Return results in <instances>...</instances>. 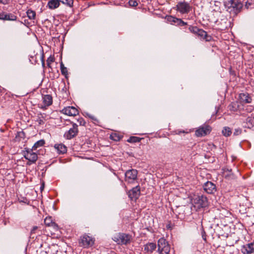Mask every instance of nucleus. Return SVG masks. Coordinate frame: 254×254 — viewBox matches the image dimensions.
Segmentation results:
<instances>
[{
  "label": "nucleus",
  "instance_id": "nucleus-4",
  "mask_svg": "<svg viewBox=\"0 0 254 254\" xmlns=\"http://www.w3.org/2000/svg\"><path fill=\"white\" fill-rule=\"evenodd\" d=\"M78 243L80 247L84 248H88L93 245L94 240L92 237L85 234L80 237Z\"/></svg>",
  "mask_w": 254,
  "mask_h": 254
},
{
  "label": "nucleus",
  "instance_id": "nucleus-49",
  "mask_svg": "<svg viewBox=\"0 0 254 254\" xmlns=\"http://www.w3.org/2000/svg\"><path fill=\"white\" fill-rule=\"evenodd\" d=\"M44 183L43 182L42 186L40 187V189L41 190H42L44 189Z\"/></svg>",
  "mask_w": 254,
  "mask_h": 254
},
{
  "label": "nucleus",
  "instance_id": "nucleus-7",
  "mask_svg": "<svg viewBox=\"0 0 254 254\" xmlns=\"http://www.w3.org/2000/svg\"><path fill=\"white\" fill-rule=\"evenodd\" d=\"M177 10L182 14H187L191 10V6L186 2H179L177 5Z\"/></svg>",
  "mask_w": 254,
  "mask_h": 254
},
{
  "label": "nucleus",
  "instance_id": "nucleus-24",
  "mask_svg": "<svg viewBox=\"0 0 254 254\" xmlns=\"http://www.w3.org/2000/svg\"><path fill=\"white\" fill-rule=\"evenodd\" d=\"M45 143V141L44 139H41L38 141H37L33 146L32 147V149L30 151H36L37 149L40 147L43 146Z\"/></svg>",
  "mask_w": 254,
  "mask_h": 254
},
{
  "label": "nucleus",
  "instance_id": "nucleus-23",
  "mask_svg": "<svg viewBox=\"0 0 254 254\" xmlns=\"http://www.w3.org/2000/svg\"><path fill=\"white\" fill-rule=\"evenodd\" d=\"M197 36L206 41H209L210 39V37L208 36L207 33L201 29H200Z\"/></svg>",
  "mask_w": 254,
  "mask_h": 254
},
{
  "label": "nucleus",
  "instance_id": "nucleus-18",
  "mask_svg": "<svg viewBox=\"0 0 254 254\" xmlns=\"http://www.w3.org/2000/svg\"><path fill=\"white\" fill-rule=\"evenodd\" d=\"M44 223L46 226L52 227L55 230L57 231L58 230V225L53 221L51 217H46L44 220Z\"/></svg>",
  "mask_w": 254,
  "mask_h": 254
},
{
  "label": "nucleus",
  "instance_id": "nucleus-8",
  "mask_svg": "<svg viewBox=\"0 0 254 254\" xmlns=\"http://www.w3.org/2000/svg\"><path fill=\"white\" fill-rule=\"evenodd\" d=\"M78 126L76 124L72 125V127L70 128L68 131L65 133L64 136L67 139H70L74 137L78 132Z\"/></svg>",
  "mask_w": 254,
  "mask_h": 254
},
{
  "label": "nucleus",
  "instance_id": "nucleus-28",
  "mask_svg": "<svg viewBox=\"0 0 254 254\" xmlns=\"http://www.w3.org/2000/svg\"><path fill=\"white\" fill-rule=\"evenodd\" d=\"M223 170V176L225 177V178H227V179H234V176L233 175V173H232V172H230V173H226V171H225V169H222Z\"/></svg>",
  "mask_w": 254,
  "mask_h": 254
},
{
  "label": "nucleus",
  "instance_id": "nucleus-38",
  "mask_svg": "<svg viewBox=\"0 0 254 254\" xmlns=\"http://www.w3.org/2000/svg\"><path fill=\"white\" fill-rule=\"evenodd\" d=\"M88 117L90 118L95 124L99 123L98 119L94 116L90 114H87Z\"/></svg>",
  "mask_w": 254,
  "mask_h": 254
},
{
  "label": "nucleus",
  "instance_id": "nucleus-51",
  "mask_svg": "<svg viewBox=\"0 0 254 254\" xmlns=\"http://www.w3.org/2000/svg\"><path fill=\"white\" fill-rule=\"evenodd\" d=\"M86 159H93V158H86Z\"/></svg>",
  "mask_w": 254,
  "mask_h": 254
},
{
  "label": "nucleus",
  "instance_id": "nucleus-1",
  "mask_svg": "<svg viewBox=\"0 0 254 254\" xmlns=\"http://www.w3.org/2000/svg\"><path fill=\"white\" fill-rule=\"evenodd\" d=\"M225 6L230 13L237 14L243 7V4L240 0H229L225 2Z\"/></svg>",
  "mask_w": 254,
  "mask_h": 254
},
{
  "label": "nucleus",
  "instance_id": "nucleus-9",
  "mask_svg": "<svg viewBox=\"0 0 254 254\" xmlns=\"http://www.w3.org/2000/svg\"><path fill=\"white\" fill-rule=\"evenodd\" d=\"M137 171L136 170L132 169L128 170L125 174L126 181L128 183H131L137 178Z\"/></svg>",
  "mask_w": 254,
  "mask_h": 254
},
{
  "label": "nucleus",
  "instance_id": "nucleus-42",
  "mask_svg": "<svg viewBox=\"0 0 254 254\" xmlns=\"http://www.w3.org/2000/svg\"><path fill=\"white\" fill-rule=\"evenodd\" d=\"M77 122L79 124L80 126H84L85 124V122L84 119L82 118H80L77 120Z\"/></svg>",
  "mask_w": 254,
  "mask_h": 254
},
{
  "label": "nucleus",
  "instance_id": "nucleus-50",
  "mask_svg": "<svg viewBox=\"0 0 254 254\" xmlns=\"http://www.w3.org/2000/svg\"><path fill=\"white\" fill-rule=\"evenodd\" d=\"M25 159H28V158L26 156V155H25Z\"/></svg>",
  "mask_w": 254,
  "mask_h": 254
},
{
  "label": "nucleus",
  "instance_id": "nucleus-44",
  "mask_svg": "<svg viewBox=\"0 0 254 254\" xmlns=\"http://www.w3.org/2000/svg\"><path fill=\"white\" fill-rule=\"evenodd\" d=\"M9 0H0V3L3 4H7L8 3Z\"/></svg>",
  "mask_w": 254,
  "mask_h": 254
},
{
  "label": "nucleus",
  "instance_id": "nucleus-33",
  "mask_svg": "<svg viewBox=\"0 0 254 254\" xmlns=\"http://www.w3.org/2000/svg\"><path fill=\"white\" fill-rule=\"evenodd\" d=\"M54 57L52 56H50L48 58L47 60V64L49 67H51V64L54 62Z\"/></svg>",
  "mask_w": 254,
  "mask_h": 254
},
{
  "label": "nucleus",
  "instance_id": "nucleus-36",
  "mask_svg": "<svg viewBox=\"0 0 254 254\" xmlns=\"http://www.w3.org/2000/svg\"><path fill=\"white\" fill-rule=\"evenodd\" d=\"M176 24L180 26H184L187 24V22L183 21L181 19L178 18L177 19Z\"/></svg>",
  "mask_w": 254,
  "mask_h": 254
},
{
  "label": "nucleus",
  "instance_id": "nucleus-26",
  "mask_svg": "<svg viewBox=\"0 0 254 254\" xmlns=\"http://www.w3.org/2000/svg\"><path fill=\"white\" fill-rule=\"evenodd\" d=\"M222 132L223 134L225 136H230V134L232 133L231 129L229 127H225L223 129Z\"/></svg>",
  "mask_w": 254,
  "mask_h": 254
},
{
  "label": "nucleus",
  "instance_id": "nucleus-43",
  "mask_svg": "<svg viewBox=\"0 0 254 254\" xmlns=\"http://www.w3.org/2000/svg\"><path fill=\"white\" fill-rule=\"evenodd\" d=\"M37 160H28V161L27 162V165H30L31 164L33 163H35L36 162Z\"/></svg>",
  "mask_w": 254,
  "mask_h": 254
},
{
  "label": "nucleus",
  "instance_id": "nucleus-15",
  "mask_svg": "<svg viewBox=\"0 0 254 254\" xmlns=\"http://www.w3.org/2000/svg\"><path fill=\"white\" fill-rule=\"evenodd\" d=\"M239 100L242 103H250L252 99L248 93H242L239 94Z\"/></svg>",
  "mask_w": 254,
  "mask_h": 254
},
{
  "label": "nucleus",
  "instance_id": "nucleus-2",
  "mask_svg": "<svg viewBox=\"0 0 254 254\" xmlns=\"http://www.w3.org/2000/svg\"><path fill=\"white\" fill-rule=\"evenodd\" d=\"M113 240L119 245H127L130 244L132 237L130 234L119 233L114 237Z\"/></svg>",
  "mask_w": 254,
  "mask_h": 254
},
{
  "label": "nucleus",
  "instance_id": "nucleus-3",
  "mask_svg": "<svg viewBox=\"0 0 254 254\" xmlns=\"http://www.w3.org/2000/svg\"><path fill=\"white\" fill-rule=\"evenodd\" d=\"M157 252L159 254H169L170 245L164 238H161L157 242Z\"/></svg>",
  "mask_w": 254,
  "mask_h": 254
},
{
  "label": "nucleus",
  "instance_id": "nucleus-12",
  "mask_svg": "<svg viewBox=\"0 0 254 254\" xmlns=\"http://www.w3.org/2000/svg\"><path fill=\"white\" fill-rule=\"evenodd\" d=\"M62 113L70 116H75L78 114V110L74 107L68 106L62 110Z\"/></svg>",
  "mask_w": 254,
  "mask_h": 254
},
{
  "label": "nucleus",
  "instance_id": "nucleus-16",
  "mask_svg": "<svg viewBox=\"0 0 254 254\" xmlns=\"http://www.w3.org/2000/svg\"><path fill=\"white\" fill-rule=\"evenodd\" d=\"M54 150L59 154H63L66 152V147L62 143L56 144L54 147Z\"/></svg>",
  "mask_w": 254,
  "mask_h": 254
},
{
  "label": "nucleus",
  "instance_id": "nucleus-14",
  "mask_svg": "<svg viewBox=\"0 0 254 254\" xmlns=\"http://www.w3.org/2000/svg\"><path fill=\"white\" fill-rule=\"evenodd\" d=\"M241 251L244 254L254 253V243H251L244 245Z\"/></svg>",
  "mask_w": 254,
  "mask_h": 254
},
{
  "label": "nucleus",
  "instance_id": "nucleus-11",
  "mask_svg": "<svg viewBox=\"0 0 254 254\" xmlns=\"http://www.w3.org/2000/svg\"><path fill=\"white\" fill-rule=\"evenodd\" d=\"M140 194V189L139 186H136L133 188L128 192L129 197L131 200H136L137 199Z\"/></svg>",
  "mask_w": 254,
  "mask_h": 254
},
{
  "label": "nucleus",
  "instance_id": "nucleus-20",
  "mask_svg": "<svg viewBox=\"0 0 254 254\" xmlns=\"http://www.w3.org/2000/svg\"><path fill=\"white\" fill-rule=\"evenodd\" d=\"M43 102L45 107L49 106L53 103V98L50 95H45L43 96Z\"/></svg>",
  "mask_w": 254,
  "mask_h": 254
},
{
  "label": "nucleus",
  "instance_id": "nucleus-19",
  "mask_svg": "<svg viewBox=\"0 0 254 254\" xmlns=\"http://www.w3.org/2000/svg\"><path fill=\"white\" fill-rule=\"evenodd\" d=\"M156 245L153 243H148L144 246V251L148 254H151L156 249Z\"/></svg>",
  "mask_w": 254,
  "mask_h": 254
},
{
  "label": "nucleus",
  "instance_id": "nucleus-5",
  "mask_svg": "<svg viewBox=\"0 0 254 254\" xmlns=\"http://www.w3.org/2000/svg\"><path fill=\"white\" fill-rule=\"evenodd\" d=\"M193 203L197 208L205 207L208 205V199L203 195H198L193 199Z\"/></svg>",
  "mask_w": 254,
  "mask_h": 254
},
{
  "label": "nucleus",
  "instance_id": "nucleus-40",
  "mask_svg": "<svg viewBox=\"0 0 254 254\" xmlns=\"http://www.w3.org/2000/svg\"><path fill=\"white\" fill-rule=\"evenodd\" d=\"M236 104L234 103H231V105H229L230 110L233 111H236L237 109V108L235 107Z\"/></svg>",
  "mask_w": 254,
  "mask_h": 254
},
{
  "label": "nucleus",
  "instance_id": "nucleus-30",
  "mask_svg": "<svg viewBox=\"0 0 254 254\" xmlns=\"http://www.w3.org/2000/svg\"><path fill=\"white\" fill-rule=\"evenodd\" d=\"M60 66L62 74L66 76V75L67 74V68L64 66V64H63V62L61 63Z\"/></svg>",
  "mask_w": 254,
  "mask_h": 254
},
{
  "label": "nucleus",
  "instance_id": "nucleus-29",
  "mask_svg": "<svg viewBox=\"0 0 254 254\" xmlns=\"http://www.w3.org/2000/svg\"><path fill=\"white\" fill-rule=\"evenodd\" d=\"M38 227L37 226H34L33 227L31 231L30 232V237L32 238H34V234L36 233H38V234H40L39 232L40 231L39 230H38Z\"/></svg>",
  "mask_w": 254,
  "mask_h": 254
},
{
  "label": "nucleus",
  "instance_id": "nucleus-31",
  "mask_svg": "<svg viewBox=\"0 0 254 254\" xmlns=\"http://www.w3.org/2000/svg\"><path fill=\"white\" fill-rule=\"evenodd\" d=\"M60 1V3L62 2L63 4H66L69 7L72 6L73 5V0H59Z\"/></svg>",
  "mask_w": 254,
  "mask_h": 254
},
{
  "label": "nucleus",
  "instance_id": "nucleus-25",
  "mask_svg": "<svg viewBox=\"0 0 254 254\" xmlns=\"http://www.w3.org/2000/svg\"><path fill=\"white\" fill-rule=\"evenodd\" d=\"M28 17L30 20H34L36 18V12L31 9H28L26 12Z\"/></svg>",
  "mask_w": 254,
  "mask_h": 254
},
{
  "label": "nucleus",
  "instance_id": "nucleus-21",
  "mask_svg": "<svg viewBox=\"0 0 254 254\" xmlns=\"http://www.w3.org/2000/svg\"><path fill=\"white\" fill-rule=\"evenodd\" d=\"M60 5L59 0H50L48 1L47 6L51 9H55Z\"/></svg>",
  "mask_w": 254,
  "mask_h": 254
},
{
  "label": "nucleus",
  "instance_id": "nucleus-35",
  "mask_svg": "<svg viewBox=\"0 0 254 254\" xmlns=\"http://www.w3.org/2000/svg\"><path fill=\"white\" fill-rule=\"evenodd\" d=\"M129 6L131 7H135L138 5V2L135 0H129L128 1Z\"/></svg>",
  "mask_w": 254,
  "mask_h": 254
},
{
  "label": "nucleus",
  "instance_id": "nucleus-39",
  "mask_svg": "<svg viewBox=\"0 0 254 254\" xmlns=\"http://www.w3.org/2000/svg\"><path fill=\"white\" fill-rule=\"evenodd\" d=\"M253 0H247L245 1V7L249 8V7L252 4Z\"/></svg>",
  "mask_w": 254,
  "mask_h": 254
},
{
  "label": "nucleus",
  "instance_id": "nucleus-41",
  "mask_svg": "<svg viewBox=\"0 0 254 254\" xmlns=\"http://www.w3.org/2000/svg\"><path fill=\"white\" fill-rule=\"evenodd\" d=\"M242 133V129L240 128H236L234 132V135H239Z\"/></svg>",
  "mask_w": 254,
  "mask_h": 254
},
{
  "label": "nucleus",
  "instance_id": "nucleus-13",
  "mask_svg": "<svg viewBox=\"0 0 254 254\" xmlns=\"http://www.w3.org/2000/svg\"><path fill=\"white\" fill-rule=\"evenodd\" d=\"M45 149H40L36 150V151H27V155L30 154L32 159H39L41 157V156L43 155L45 153Z\"/></svg>",
  "mask_w": 254,
  "mask_h": 254
},
{
  "label": "nucleus",
  "instance_id": "nucleus-46",
  "mask_svg": "<svg viewBox=\"0 0 254 254\" xmlns=\"http://www.w3.org/2000/svg\"><path fill=\"white\" fill-rule=\"evenodd\" d=\"M181 133H187V132L184 130H178L176 131V134H180Z\"/></svg>",
  "mask_w": 254,
  "mask_h": 254
},
{
  "label": "nucleus",
  "instance_id": "nucleus-27",
  "mask_svg": "<svg viewBox=\"0 0 254 254\" xmlns=\"http://www.w3.org/2000/svg\"><path fill=\"white\" fill-rule=\"evenodd\" d=\"M189 29L191 33L197 35L200 29L196 26H190Z\"/></svg>",
  "mask_w": 254,
  "mask_h": 254
},
{
  "label": "nucleus",
  "instance_id": "nucleus-32",
  "mask_svg": "<svg viewBox=\"0 0 254 254\" xmlns=\"http://www.w3.org/2000/svg\"><path fill=\"white\" fill-rule=\"evenodd\" d=\"M140 139L136 136H131L128 140V142H139Z\"/></svg>",
  "mask_w": 254,
  "mask_h": 254
},
{
  "label": "nucleus",
  "instance_id": "nucleus-34",
  "mask_svg": "<svg viewBox=\"0 0 254 254\" xmlns=\"http://www.w3.org/2000/svg\"><path fill=\"white\" fill-rule=\"evenodd\" d=\"M177 19H178L177 18H176L172 16H169L167 17V20L168 21L171 22L172 23H176Z\"/></svg>",
  "mask_w": 254,
  "mask_h": 254
},
{
  "label": "nucleus",
  "instance_id": "nucleus-22",
  "mask_svg": "<svg viewBox=\"0 0 254 254\" xmlns=\"http://www.w3.org/2000/svg\"><path fill=\"white\" fill-rule=\"evenodd\" d=\"M246 124L248 127L254 130V115L251 114V116H249L246 119Z\"/></svg>",
  "mask_w": 254,
  "mask_h": 254
},
{
  "label": "nucleus",
  "instance_id": "nucleus-6",
  "mask_svg": "<svg viewBox=\"0 0 254 254\" xmlns=\"http://www.w3.org/2000/svg\"><path fill=\"white\" fill-rule=\"evenodd\" d=\"M211 130V128L209 126L203 125L196 129L195 134L197 137H201L209 134Z\"/></svg>",
  "mask_w": 254,
  "mask_h": 254
},
{
  "label": "nucleus",
  "instance_id": "nucleus-10",
  "mask_svg": "<svg viewBox=\"0 0 254 254\" xmlns=\"http://www.w3.org/2000/svg\"><path fill=\"white\" fill-rule=\"evenodd\" d=\"M203 187L204 191L209 194H213L216 191L215 185L210 181L205 183Z\"/></svg>",
  "mask_w": 254,
  "mask_h": 254
},
{
  "label": "nucleus",
  "instance_id": "nucleus-37",
  "mask_svg": "<svg viewBox=\"0 0 254 254\" xmlns=\"http://www.w3.org/2000/svg\"><path fill=\"white\" fill-rule=\"evenodd\" d=\"M110 137L112 139L114 140L115 141H118L121 138L120 136L117 135L116 134H111Z\"/></svg>",
  "mask_w": 254,
  "mask_h": 254
},
{
  "label": "nucleus",
  "instance_id": "nucleus-45",
  "mask_svg": "<svg viewBox=\"0 0 254 254\" xmlns=\"http://www.w3.org/2000/svg\"><path fill=\"white\" fill-rule=\"evenodd\" d=\"M202 238L204 240L206 241V233L205 232V231H204V230H202Z\"/></svg>",
  "mask_w": 254,
  "mask_h": 254
},
{
  "label": "nucleus",
  "instance_id": "nucleus-48",
  "mask_svg": "<svg viewBox=\"0 0 254 254\" xmlns=\"http://www.w3.org/2000/svg\"><path fill=\"white\" fill-rule=\"evenodd\" d=\"M223 169L225 170V171H226V173H230V172H231L232 171L231 169L229 170V169L226 168H224Z\"/></svg>",
  "mask_w": 254,
  "mask_h": 254
},
{
  "label": "nucleus",
  "instance_id": "nucleus-17",
  "mask_svg": "<svg viewBox=\"0 0 254 254\" xmlns=\"http://www.w3.org/2000/svg\"><path fill=\"white\" fill-rule=\"evenodd\" d=\"M16 16L11 13H6L4 12L0 13V19L1 20L14 21L16 20Z\"/></svg>",
  "mask_w": 254,
  "mask_h": 254
},
{
  "label": "nucleus",
  "instance_id": "nucleus-47",
  "mask_svg": "<svg viewBox=\"0 0 254 254\" xmlns=\"http://www.w3.org/2000/svg\"><path fill=\"white\" fill-rule=\"evenodd\" d=\"M37 121L38 122L39 124L41 125L44 124L43 120L40 118L37 119Z\"/></svg>",
  "mask_w": 254,
  "mask_h": 254
}]
</instances>
